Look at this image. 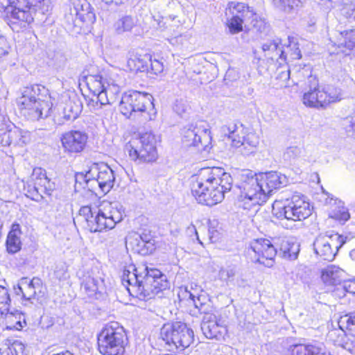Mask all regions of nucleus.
Masks as SVG:
<instances>
[{
	"mask_svg": "<svg viewBox=\"0 0 355 355\" xmlns=\"http://www.w3.org/2000/svg\"><path fill=\"white\" fill-rule=\"evenodd\" d=\"M288 183L287 177L277 171L257 174L250 170H243L239 174L237 197L239 207L257 211L271 193Z\"/></svg>",
	"mask_w": 355,
	"mask_h": 355,
	"instance_id": "nucleus-1",
	"label": "nucleus"
},
{
	"mask_svg": "<svg viewBox=\"0 0 355 355\" xmlns=\"http://www.w3.org/2000/svg\"><path fill=\"white\" fill-rule=\"evenodd\" d=\"M232 186V178L223 168L207 167L192 177L191 192L198 203L213 206L222 202Z\"/></svg>",
	"mask_w": 355,
	"mask_h": 355,
	"instance_id": "nucleus-2",
	"label": "nucleus"
},
{
	"mask_svg": "<svg viewBox=\"0 0 355 355\" xmlns=\"http://www.w3.org/2000/svg\"><path fill=\"white\" fill-rule=\"evenodd\" d=\"M178 297L181 300H186L192 304L200 313L205 314L201 329L205 336L209 339L220 340L227 333L225 321L212 313L211 302L200 286L191 284L188 287L180 288Z\"/></svg>",
	"mask_w": 355,
	"mask_h": 355,
	"instance_id": "nucleus-3",
	"label": "nucleus"
},
{
	"mask_svg": "<svg viewBox=\"0 0 355 355\" xmlns=\"http://www.w3.org/2000/svg\"><path fill=\"white\" fill-rule=\"evenodd\" d=\"M145 275L138 273L134 265L126 266L121 276V283L130 295L135 297H148L157 295L168 288V282L160 270L156 268H144Z\"/></svg>",
	"mask_w": 355,
	"mask_h": 355,
	"instance_id": "nucleus-4",
	"label": "nucleus"
},
{
	"mask_svg": "<svg viewBox=\"0 0 355 355\" xmlns=\"http://www.w3.org/2000/svg\"><path fill=\"white\" fill-rule=\"evenodd\" d=\"M121 77L114 69H107L103 74H89L84 77V80L92 97L87 101L89 110L100 114L103 106L116 102L120 94Z\"/></svg>",
	"mask_w": 355,
	"mask_h": 355,
	"instance_id": "nucleus-5",
	"label": "nucleus"
},
{
	"mask_svg": "<svg viewBox=\"0 0 355 355\" xmlns=\"http://www.w3.org/2000/svg\"><path fill=\"white\" fill-rule=\"evenodd\" d=\"M80 216L84 218L85 228L90 232H101L114 229L125 217V209L118 202L103 201L98 207L83 206Z\"/></svg>",
	"mask_w": 355,
	"mask_h": 355,
	"instance_id": "nucleus-6",
	"label": "nucleus"
},
{
	"mask_svg": "<svg viewBox=\"0 0 355 355\" xmlns=\"http://www.w3.org/2000/svg\"><path fill=\"white\" fill-rule=\"evenodd\" d=\"M16 103L20 112L33 120L47 117L53 105L49 89L41 85L22 88Z\"/></svg>",
	"mask_w": 355,
	"mask_h": 355,
	"instance_id": "nucleus-7",
	"label": "nucleus"
},
{
	"mask_svg": "<svg viewBox=\"0 0 355 355\" xmlns=\"http://www.w3.org/2000/svg\"><path fill=\"white\" fill-rule=\"evenodd\" d=\"M119 110L127 118L143 124L154 120L157 114L152 95L137 91H128L122 95Z\"/></svg>",
	"mask_w": 355,
	"mask_h": 355,
	"instance_id": "nucleus-8",
	"label": "nucleus"
},
{
	"mask_svg": "<svg viewBox=\"0 0 355 355\" xmlns=\"http://www.w3.org/2000/svg\"><path fill=\"white\" fill-rule=\"evenodd\" d=\"M272 211L277 218L284 220L282 225L285 228L292 230L295 227V222L302 221L311 215L313 207L305 196L295 193L283 203L275 202Z\"/></svg>",
	"mask_w": 355,
	"mask_h": 355,
	"instance_id": "nucleus-9",
	"label": "nucleus"
},
{
	"mask_svg": "<svg viewBox=\"0 0 355 355\" xmlns=\"http://www.w3.org/2000/svg\"><path fill=\"white\" fill-rule=\"evenodd\" d=\"M97 343L102 355H123L128 339L123 326L117 322H110L98 333Z\"/></svg>",
	"mask_w": 355,
	"mask_h": 355,
	"instance_id": "nucleus-10",
	"label": "nucleus"
},
{
	"mask_svg": "<svg viewBox=\"0 0 355 355\" xmlns=\"http://www.w3.org/2000/svg\"><path fill=\"white\" fill-rule=\"evenodd\" d=\"M157 138L151 131L132 137L124 147L129 159L137 164L153 162L157 159Z\"/></svg>",
	"mask_w": 355,
	"mask_h": 355,
	"instance_id": "nucleus-11",
	"label": "nucleus"
},
{
	"mask_svg": "<svg viewBox=\"0 0 355 355\" xmlns=\"http://www.w3.org/2000/svg\"><path fill=\"white\" fill-rule=\"evenodd\" d=\"M221 132L231 140V146L239 148L243 155L255 153L259 144V136L240 122H230L221 127Z\"/></svg>",
	"mask_w": 355,
	"mask_h": 355,
	"instance_id": "nucleus-12",
	"label": "nucleus"
},
{
	"mask_svg": "<svg viewBox=\"0 0 355 355\" xmlns=\"http://www.w3.org/2000/svg\"><path fill=\"white\" fill-rule=\"evenodd\" d=\"M114 180L113 171L104 163H94L86 173H79L76 175V182H85L88 189L94 193L98 190L107 193L113 187Z\"/></svg>",
	"mask_w": 355,
	"mask_h": 355,
	"instance_id": "nucleus-13",
	"label": "nucleus"
},
{
	"mask_svg": "<svg viewBox=\"0 0 355 355\" xmlns=\"http://www.w3.org/2000/svg\"><path fill=\"white\" fill-rule=\"evenodd\" d=\"M160 337L169 351L182 352L190 346L194 335L193 330L186 324L176 322L164 324L160 331Z\"/></svg>",
	"mask_w": 355,
	"mask_h": 355,
	"instance_id": "nucleus-14",
	"label": "nucleus"
},
{
	"mask_svg": "<svg viewBox=\"0 0 355 355\" xmlns=\"http://www.w3.org/2000/svg\"><path fill=\"white\" fill-rule=\"evenodd\" d=\"M182 142L188 146H196L202 150L210 148L212 137L209 124L205 121L191 123L182 130Z\"/></svg>",
	"mask_w": 355,
	"mask_h": 355,
	"instance_id": "nucleus-15",
	"label": "nucleus"
},
{
	"mask_svg": "<svg viewBox=\"0 0 355 355\" xmlns=\"http://www.w3.org/2000/svg\"><path fill=\"white\" fill-rule=\"evenodd\" d=\"M77 275L81 288L88 297L98 299L105 292V275L98 266L83 268Z\"/></svg>",
	"mask_w": 355,
	"mask_h": 355,
	"instance_id": "nucleus-16",
	"label": "nucleus"
},
{
	"mask_svg": "<svg viewBox=\"0 0 355 355\" xmlns=\"http://www.w3.org/2000/svg\"><path fill=\"white\" fill-rule=\"evenodd\" d=\"M54 184L46 176V171L42 168L33 169L30 180L24 184L26 196L35 201H40L44 195L50 196Z\"/></svg>",
	"mask_w": 355,
	"mask_h": 355,
	"instance_id": "nucleus-17",
	"label": "nucleus"
},
{
	"mask_svg": "<svg viewBox=\"0 0 355 355\" xmlns=\"http://www.w3.org/2000/svg\"><path fill=\"white\" fill-rule=\"evenodd\" d=\"M345 243V239L338 233L327 234L316 238L314 243L315 254L323 260L332 261L338 250Z\"/></svg>",
	"mask_w": 355,
	"mask_h": 355,
	"instance_id": "nucleus-18",
	"label": "nucleus"
},
{
	"mask_svg": "<svg viewBox=\"0 0 355 355\" xmlns=\"http://www.w3.org/2000/svg\"><path fill=\"white\" fill-rule=\"evenodd\" d=\"M2 3L3 0H0V11L7 13L8 24L12 30L19 31V28H24L33 21L32 7L20 6L19 1L15 0V3H10L8 8H4Z\"/></svg>",
	"mask_w": 355,
	"mask_h": 355,
	"instance_id": "nucleus-19",
	"label": "nucleus"
},
{
	"mask_svg": "<svg viewBox=\"0 0 355 355\" xmlns=\"http://www.w3.org/2000/svg\"><path fill=\"white\" fill-rule=\"evenodd\" d=\"M277 250L271 241L266 239H259L250 243L248 254L254 262L267 267L272 266Z\"/></svg>",
	"mask_w": 355,
	"mask_h": 355,
	"instance_id": "nucleus-20",
	"label": "nucleus"
},
{
	"mask_svg": "<svg viewBox=\"0 0 355 355\" xmlns=\"http://www.w3.org/2000/svg\"><path fill=\"white\" fill-rule=\"evenodd\" d=\"M338 325L339 329L330 330L327 337L334 345L345 348L347 333L355 337V313L340 316L338 321Z\"/></svg>",
	"mask_w": 355,
	"mask_h": 355,
	"instance_id": "nucleus-21",
	"label": "nucleus"
},
{
	"mask_svg": "<svg viewBox=\"0 0 355 355\" xmlns=\"http://www.w3.org/2000/svg\"><path fill=\"white\" fill-rule=\"evenodd\" d=\"M69 22L74 26L80 27L84 23L92 24L96 21V15L87 0H74L73 6L70 8V12L67 16Z\"/></svg>",
	"mask_w": 355,
	"mask_h": 355,
	"instance_id": "nucleus-22",
	"label": "nucleus"
},
{
	"mask_svg": "<svg viewBox=\"0 0 355 355\" xmlns=\"http://www.w3.org/2000/svg\"><path fill=\"white\" fill-rule=\"evenodd\" d=\"M31 141V133L25 130L14 126L10 128L6 123L0 129V145L12 148L24 147Z\"/></svg>",
	"mask_w": 355,
	"mask_h": 355,
	"instance_id": "nucleus-23",
	"label": "nucleus"
},
{
	"mask_svg": "<svg viewBox=\"0 0 355 355\" xmlns=\"http://www.w3.org/2000/svg\"><path fill=\"white\" fill-rule=\"evenodd\" d=\"M88 139L87 134L80 130H70L60 137L64 151L70 153H80L85 148Z\"/></svg>",
	"mask_w": 355,
	"mask_h": 355,
	"instance_id": "nucleus-24",
	"label": "nucleus"
},
{
	"mask_svg": "<svg viewBox=\"0 0 355 355\" xmlns=\"http://www.w3.org/2000/svg\"><path fill=\"white\" fill-rule=\"evenodd\" d=\"M42 288V281L39 278L30 279L28 277L21 278L17 285L14 286V291L17 295L21 299L30 301L34 299L37 293H41Z\"/></svg>",
	"mask_w": 355,
	"mask_h": 355,
	"instance_id": "nucleus-25",
	"label": "nucleus"
},
{
	"mask_svg": "<svg viewBox=\"0 0 355 355\" xmlns=\"http://www.w3.org/2000/svg\"><path fill=\"white\" fill-rule=\"evenodd\" d=\"M151 55L141 50L130 51L127 59V67L132 71L145 72L149 71Z\"/></svg>",
	"mask_w": 355,
	"mask_h": 355,
	"instance_id": "nucleus-26",
	"label": "nucleus"
},
{
	"mask_svg": "<svg viewBox=\"0 0 355 355\" xmlns=\"http://www.w3.org/2000/svg\"><path fill=\"white\" fill-rule=\"evenodd\" d=\"M346 275L344 270L335 265H329L321 270V279L326 286L341 285Z\"/></svg>",
	"mask_w": 355,
	"mask_h": 355,
	"instance_id": "nucleus-27",
	"label": "nucleus"
},
{
	"mask_svg": "<svg viewBox=\"0 0 355 355\" xmlns=\"http://www.w3.org/2000/svg\"><path fill=\"white\" fill-rule=\"evenodd\" d=\"M261 49L264 53V56L268 59L272 60L281 59L284 61L286 60V53L283 49L282 40L279 38H275L263 43Z\"/></svg>",
	"mask_w": 355,
	"mask_h": 355,
	"instance_id": "nucleus-28",
	"label": "nucleus"
},
{
	"mask_svg": "<svg viewBox=\"0 0 355 355\" xmlns=\"http://www.w3.org/2000/svg\"><path fill=\"white\" fill-rule=\"evenodd\" d=\"M322 344H295L288 349V355H328Z\"/></svg>",
	"mask_w": 355,
	"mask_h": 355,
	"instance_id": "nucleus-29",
	"label": "nucleus"
},
{
	"mask_svg": "<svg viewBox=\"0 0 355 355\" xmlns=\"http://www.w3.org/2000/svg\"><path fill=\"white\" fill-rule=\"evenodd\" d=\"M226 15L238 17V19L245 21L247 23L254 16V12L244 3L230 2L226 8Z\"/></svg>",
	"mask_w": 355,
	"mask_h": 355,
	"instance_id": "nucleus-30",
	"label": "nucleus"
},
{
	"mask_svg": "<svg viewBox=\"0 0 355 355\" xmlns=\"http://www.w3.org/2000/svg\"><path fill=\"white\" fill-rule=\"evenodd\" d=\"M21 235L20 225L18 223L13 224L6 240V248L8 253L15 254L21 250Z\"/></svg>",
	"mask_w": 355,
	"mask_h": 355,
	"instance_id": "nucleus-31",
	"label": "nucleus"
},
{
	"mask_svg": "<svg viewBox=\"0 0 355 355\" xmlns=\"http://www.w3.org/2000/svg\"><path fill=\"white\" fill-rule=\"evenodd\" d=\"M304 105L309 107L324 108L321 89L315 87L306 92L302 97Z\"/></svg>",
	"mask_w": 355,
	"mask_h": 355,
	"instance_id": "nucleus-32",
	"label": "nucleus"
},
{
	"mask_svg": "<svg viewBox=\"0 0 355 355\" xmlns=\"http://www.w3.org/2000/svg\"><path fill=\"white\" fill-rule=\"evenodd\" d=\"M0 317L5 318L8 329L20 330L23 327V323H25L23 314L17 310L12 311L10 309L3 315H0Z\"/></svg>",
	"mask_w": 355,
	"mask_h": 355,
	"instance_id": "nucleus-33",
	"label": "nucleus"
},
{
	"mask_svg": "<svg viewBox=\"0 0 355 355\" xmlns=\"http://www.w3.org/2000/svg\"><path fill=\"white\" fill-rule=\"evenodd\" d=\"M323 101L324 108L327 107L330 103H336L343 98V93L340 88L328 85L321 89Z\"/></svg>",
	"mask_w": 355,
	"mask_h": 355,
	"instance_id": "nucleus-34",
	"label": "nucleus"
},
{
	"mask_svg": "<svg viewBox=\"0 0 355 355\" xmlns=\"http://www.w3.org/2000/svg\"><path fill=\"white\" fill-rule=\"evenodd\" d=\"M0 355H26L25 346L19 340H15L12 343L7 340L0 345Z\"/></svg>",
	"mask_w": 355,
	"mask_h": 355,
	"instance_id": "nucleus-35",
	"label": "nucleus"
},
{
	"mask_svg": "<svg viewBox=\"0 0 355 355\" xmlns=\"http://www.w3.org/2000/svg\"><path fill=\"white\" fill-rule=\"evenodd\" d=\"M82 112V105L78 99L69 100L63 108V118L67 121H73Z\"/></svg>",
	"mask_w": 355,
	"mask_h": 355,
	"instance_id": "nucleus-36",
	"label": "nucleus"
},
{
	"mask_svg": "<svg viewBox=\"0 0 355 355\" xmlns=\"http://www.w3.org/2000/svg\"><path fill=\"white\" fill-rule=\"evenodd\" d=\"M300 252V245L293 241L283 239L279 248V252L285 259L293 260L297 259Z\"/></svg>",
	"mask_w": 355,
	"mask_h": 355,
	"instance_id": "nucleus-37",
	"label": "nucleus"
},
{
	"mask_svg": "<svg viewBox=\"0 0 355 355\" xmlns=\"http://www.w3.org/2000/svg\"><path fill=\"white\" fill-rule=\"evenodd\" d=\"M331 3L334 8L338 10L340 14L345 18L351 19L353 16V8H351L354 5L355 0H328Z\"/></svg>",
	"mask_w": 355,
	"mask_h": 355,
	"instance_id": "nucleus-38",
	"label": "nucleus"
},
{
	"mask_svg": "<svg viewBox=\"0 0 355 355\" xmlns=\"http://www.w3.org/2000/svg\"><path fill=\"white\" fill-rule=\"evenodd\" d=\"M340 38L336 44L338 48L346 47L352 49L355 47V29L340 32Z\"/></svg>",
	"mask_w": 355,
	"mask_h": 355,
	"instance_id": "nucleus-39",
	"label": "nucleus"
},
{
	"mask_svg": "<svg viewBox=\"0 0 355 355\" xmlns=\"http://www.w3.org/2000/svg\"><path fill=\"white\" fill-rule=\"evenodd\" d=\"M135 26V22L132 17L125 16L114 24V28L117 33L121 34L125 31H130Z\"/></svg>",
	"mask_w": 355,
	"mask_h": 355,
	"instance_id": "nucleus-40",
	"label": "nucleus"
},
{
	"mask_svg": "<svg viewBox=\"0 0 355 355\" xmlns=\"http://www.w3.org/2000/svg\"><path fill=\"white\" fill-rule=\"evenodd\" d=\"M329 216L339 221L345 222L349 220L350 216L347 209L344 206V203L339 201L338 206L331 211Z\"/></svg>",
	"mask_w": 355,
	"mask_h": 355,
	"instance_id": "nucleus-41",
	"label": "nucleus"
},
{
	"mask_svg": "<svg viewBox=\"0 0 355 355\" xmlns=\"http://www.w3.org/2000/svg\"><path fill=\"white\" fill-rule=\"evenodd\" d=\"M10 303L11 300L8 290L6 287L0 286V315L9 311Z\"/></svg>",
	"mask_w": 355,
	"mask_h": 355,
	"instance_id": "nucleus-42",
	"label": "nucleus"
},
{
	"mask_svg": "<svg viewBox=\"0 0 355 355\" xmlns=\"http://www.w3.org/2000/svg\"><path fill=\"white\" fill-rule=\"evenodd\" d=\"M273 5L282 10H290L300 6L301 0H272Z\"/></svg>",
	"mask_w": 355,
	"mask_h": 355,
	"instance_id": "nucleus-43",
	"label": "nucleus"
},
{
	"mask_svg": "<svg viewBox=\"0 0 355 355\" xmlns=\"http://www.w3.org/2000/svg\"><path fill=\"white\" fill-rule=\"evenodd\" d=\"M227 26L230 32L232 34L239 33L243 30V24L246 23L245 21L238 19V17H234V16H227Z\"/></svg>",
	"mask_w": 355,
	"mask_h": 355,
	"instance_id": "nucleus-44",
	"label": "nucleus"
},
{
	"mask_svg": "<svg viewBox=\"0 0 355 355\" xmlns=\"http://www.w3.org/2000/svg\"><path fill=\"white\" fill-rule=\"evenodd\" d=\"M246 24L252 25V27L259 33L265 32L268 29L265 19L259 17L255 12L254 16Z\"/></svg>",
	"mask_w": 355,
	"mask_h": 355,
	"instance_id": "nucleus-45",
	"label": "nucleus"
},
{
	"mask_svg": "<svg viewBox=\"0 0 355 355\" xmlns=\"http://www.w3.org/2000/svg\"><path fill=\"white\" fill-rule=\"evenodd\" d=\"M164 64L160 60L156 58L153 59L151 57V60L149 61V71L146 72L158 76L164 71Z\"/></svg>",
	"mask_w": 355,
	"mask_h": 355,
	"instance_id": "nucleus-46",
	"label": "nucleus"
},
{
	"mask_svg": "<svg viewBox=\"0 0 355 355\" xmlns=\"http://www.w3.org/2000/svg\"><path fill=\"white\" fill-rule=\"evenodd\" d=\"M189 40V37L188 35H180L168 39V42L171 45L182 49L187 46Z\"/></svg>",
	"mask_w": 355,
	"mask_h": 355,
	"instance_id": "nucleus-47",
	"label": "nucleus"
},
{
	"mask_svg": "<svg viewBox=\"0 0 355 355\" xmlns=\"http://www.w3.org/2000/svg\"><path fill=\"white\" fill-rule=\"evenodd\" d=\"M344 125L348 135L355 139V110L345 119Z\"/></svg>",
	"mask_w": 355,
	"mask_h": 355,
	"instance_id": "nucleus-48",
	"label": "nucleus"
},
{
	"mask_svg": "<svg viewBox=\"0 0 355 355\" xmlns=\"http://www.w3.org/2000/svg\"><path fill=\"white\" fill-rule=\"evenodd\" d=\"M218 225L217 220H209L208 225V233L209 236V240L211 243H216L219 239V232L216 228Z\"/></svg>",
	"mask_w": 355,
	"mask_h": 355,
	"instance_id": "nucleus-49",
	"label": "nucleus"
},
{
	"mask_svg": "<svg viewBox=\"0 0 355 355\" xmlns=\"http://www.w3.org/2000/svg\"><path fill=\"white\" fill-rule=\"evenodd\" d=\"M341 284L343 295H345L346 293L355 294V280L344 279Z\"/></svg>",
	"mask_w": 355,
	"mask_h": 355,
	"instance_id": "nucleus-50",
	"label": "nucleus"
},
{
	"mask_svg": "<svg viewBox=\"0 0 355 355\" xmlns=\"http://www.w3.org/2000/svg\"><path fill=\"white\" fill-rule=\"evenodd\" d=\"M301 153V148L297 146H291L288 148L284 153V157L286 159H293L298 157Z\"/></svg>",
	"mask_w": 355,
	"mask_h": 355,
	"instance_id": "nucleus-51",
	"label": "nucleus"
},
{
	"mask_svg": "<svg viewBox=\"0 0 355 355\" xmlns=\"http://www.w3.org/2000/svg\"><path fill=\"white\" fill-rule=\"evenodd\" d=\"M235 275V270L234 268L221 269L219 271V277L223 281H232Z\"/></svg>",
	"mask_w": 355,
	"mask_h": 355,
	"instance_id": "nucleus-52",
	"label": "nucleus"
},
{
	"mask_svg": "<svg viewBox=\"0 0 355 355\" xmlns=\"http://www.w3.org/2000/svg\"><path fill=\"white\" fill-rule=\"evenodd\" d=\"M9 44L6 38L0 34V58L8 53Z\"/></svg>",
	"mask_w": 355,
	"mask_h": 355,
	"instance_id": "nucleus-53",
	"label": "nucleus"
},
{
	"mask_svg": "<svg viewBox=\"0 0 355 355\" xmlns=\"http://www.w3.org/2000/svg\"><path fill=\"white\" fill-rule=\"evenodd\" d=\"M277 78L282 81V83L280 84L281 87H288V85L286 82L288 81L290 78V71L287 69L286 71H281L278 74Z\"/></svg>",
	"mask_w": 355,
	"mask_h": 355,
	"instance_id": "nucleus-54",
	"label": "nucleus"
},
{
	"mask_svg": "<svg viewBox=\"0 0 355 355\" xmlns=\"http://www.w3.org/2000/svg\"><path fill=\"white\" fill-rule=\"evenodd\" d=\"M287 49L293 51L291 53L292 59L299 60L301 58V52L297 44L294 43L292 44L290 43V44L287 46Z\"/></svg>",
	"mask_w": 355,
	"mask_h": 355,
	"instance_id": "nucleus-55",
	"label": "nucleus"
},
{
	"mask_svg": "<svg viewBox=\"0 0 355 355\" xmlns=\"http://www.w3.org/2000/svg\"><path fill=\"white\" fill-rule=\"evenodd\" d=\"M195 233V235L196 236V238L198 241V242L200 243V244H202V242L200 241V240L198 238V232L196 229V227L193 225H191L190 226L188 227L187 228V233L188 234H190V233Z\"/></svg>",
	"mask_w": 355,
	"mask_h": 355,
	"instance_id": "nucleus-56",
	"label": "nucleus"
},
{
	"mask_svg": "<svg viewBox=\"0 0 355 355\" xmlns=\"http://www.w3.org/2000/svg\"><path fill=\"white\" fill-rule=\"evenodd\" d=\"M139 237L141 239V242L139 243V245H145L146 244L150 243V241L146 240V236L144 238L142 236L139 235Z\"/></svg>",
	"mask_w": 355,
	"mask_h": 355,
	"instance_id": "nucleus-57",
	"label": "nucleus"
},
{
	"mask_svg": "<svg viewBox=\"0 0 355 355\" xmlns=\"http://www.w3.org/2000/svg\"><path fill=\"white\" fill-rule=\"evenodd\" d=\"M174 110L178 114H181L185 112V109L184 107L181 108L178 104L175 105Z\"/></svg>",
	"mask_w": 355,
	"mask_h": 355,
	"instance_id": "nucleus-58",
	"label": "nucleus"
},
{
	"mask_svg": "<svg viewBox=\"0 0 355 355\" xmlns=\"http://www.w3.org/2000/svg\"><path fill=\"white\" fill-rule=\"evenodd\" d=\"M334 292H335V295L339 297H343L345 296V295H343V293H342V287L337 288V289Z\"/></svg>",
	"mask_w": 355,
	"mask_h": 355,
	"instance_id": "nucleus-59",
	"label": "nucleus"
},
{
	"mask_svg": "<svg viewBox=\"0 0 355 355\" xmlns=\"http://www.w3.org/2000/svg\"><path fill=\"white\" fill-rule=\"evenodd\" d=\"M349 257L354 261H355V248L350 251Z\"/></svg>",
	"mask_w": 355,
	"mask_h": 355,
	"instance_id": "nucleus-60",
	"label": "nucleus"
},
{
	"mask_svg": "<svg viewBox=\"0 0 355 355\" xmlns=\"http://www.w3.org/2000/svg\"><path fill=\"white\" fill-rule=\"evenodd\" d=\"M347 78V74H346L345 73H344V77H343V79H342V80H343V81H345V80H346Z\"/></svg>",
	"mask_w": 355,
	"mask_h": 355,
	"instance_id": "nucleus-61",
	"label": "nucleus"
},
{
	"mask_svg": "<svg viewBox=\"0 0 355 355\" xmlns=\"http://www.w3.org/2000/svg\"><path fill=\"white\" fill-rule=\"evenodd\" d=\"M103 1H104L105 3H109L110 2H112V0H102Z\"/></svg>",
	"mask_w": 355,
	"mask_h": 355,
	"instance_id": "nucleus-62",
	"label": "nucleus"
},
{
	"mask_svg": "<svg viewBox=\"0 0 355 355\" xmlns=\"http://www.w3.org/2000/svg\"><path fill=\"white\" fill-rule=\"evenodd\" d=\"M254 55H256V53H257V51L256 50L254 51Z\"/></svg>",
	"mask_w": 355,
	"mask_h": 355,
	"instance_id": "nucleus-63",
	"label": "nucleus"
},
{
	"mask_svg": "<svg viewBox=\"0 0 355 355\" xmlns=\"http://www.w3.org/2000/svg\"><path fill=\"white\" fill-rule=\"evenodd\" d=\"M328 355H331L329 352Z\"/></svg>",
	"mask_w": 355,
	"mask_h": 355,
	"instance_id": "nucleus-64",
	"label": "nucleus"
}]
</instances>
